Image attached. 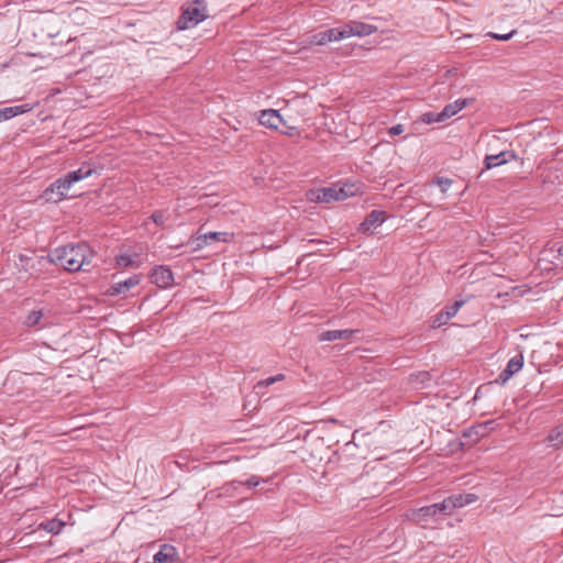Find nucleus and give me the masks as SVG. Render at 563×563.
<instances>
[{"instance_id": "nucleus-35", "label": "nucleus", "mask_w": 563, "mask_h": 563, "mask_svg": "<svg viewBox=\"0 0 563 563\" xmlns=\"http://www.w3.org/2000/svg\"><path fill=\"white\" fill-rule=\"evenodd\" d=\"M558 253H559L560 255H563V244H562L561 246H559V249H558Z\"/></svg>"}, {"instance_id": "nucleus-24", "label": "nucleus", "mask_w": 563, "mask_h": 563, "mask_svg": "<svg viewBox=\"0 0 563 563\" xmlns=\"http://www.w3.org/2000/svg\"><path fill=\"white\" fill-rule=\"evenodd\" d=\"M284 378H285L284 374H277L275 376H271L268 378L257 382L256 385L254 386V389L257 394H263L264 388H266L277 382L283 380Z\"/></svg>"}, {"instance_id": "nucleus-32", "label": "nucleus", "mask_w": 563, "mask_h": 563, "mask_svg": "<svg viewBox=\"0 0 563 563\" xmlns=\"http://www.w3.org/2000/svg\"><path fill=\"white\" fill-rule=\"evenodd\" d=\"M279 131L286 135H289V136H296V135H299V130L295 126H287L286 124L285 125H282Z\"/></svg>"}, {"instance_id": "nucleus-34", "label": "nucleus", "mask_w": 563, "mask_h": 563, "mask_svg": "<svg viewBox=\"0 0 563 563\" xmlns=\"http://www.w3.org/2000/svg\"><path fill=\"white\" fill-rule=\"evenodd\" d=\"M405 131V126L400 123L393 125L388 129V134L390 136L400 135Z\"/></svg>"}, {"instance_id": "nucleus-21", "label": "nucleus", "mask_w": 563, "mask_h": 563, "mask_svg": "<svg viewBox=\"0 0 563 563\" xmlns=\"http://www.w3.org/2000/svg\"><path fill=\"white\" fill-rule=\"evenodd\" d=\"M38 527H40V529H43L46 532H49L53 534H58L65 527V522L57 518H54V519L41 522Z\"/></svg>"}, {"instance_id": "nucleus-11", "label": "nucleus", "mask_w": 563, "mask_h": 563, "mask_svg": "<svg viewBox=\"0 0 563 563\" xmlns=\"http://www.w3.org/2000/svg\"><path fill=\"white\" fill-rule=\"evenodd\" d=\"M523 366V356L521 354L510 358L506 368L499 374L497 382L505 384L512 375L518 373Z\"/></svg>"}, {"instance_id": "nucleus-15", "label": "nucleus", "mask_w": 563, "mask_h": 563, "mask_svg": "<svg viewBox=\"0 0 563 563\" xmlns=\"http://www.w3.org/2000/svg\"><path fill=\"white\" fill-rule=\"evenodd\" d=\"M95 174H97L95 166L90 163H84L78 169L67 173L66 176L68 177V181H71L74 185L75 183L86 179Z\"/></svg>"}, {"instance_id": "nucleus-23", "label": "nucleus", "mask_w": 563, "mask_h": 563, "mask_svg": "<svg viewBox=\"0 0 563 563\" xmlns=\"http://www.w3.org/2000/svg\"><path fill=\"white\" fill-rule=\"evenodd\" d=\"M547 441L553 448H562L563 446V426H559V427L554 428L547 437Z\"/></svg>"}, {"instance_id": "nucleus-33", "label": "nucleus", "mask_w": 563, "mask_h": 563, "mask_svg": "<svg viewBox=\"0 0 563 563\" xmlns=\"http://www.w3.org/2000/svg\"><path fill=\"white\" fill-rule=\"evenodd\" d=\"M444 317H445V314H444V312H443V311L439 312V313L434 317V320H433V322H432V327H433V328H439V327H441V325L445 324V323L448 322V320H444Z\"/></svg>"}, {"instance_id": "nucleus-5", "label": "nucleus", "mask_w": 563, "mask_h": 563, "mask_svg": "<svg viewBox=\"0 0 563 563\" xmlns=\"http://www.w3.org/2000/svg\"><path fill=\"white\" fill-rule=\"evenodd\" d=\"M71 186V181H68V177L65 175L56 179L44 190L43 198L47 202H58L67 197Z\"/></svg>"}, {"instance_id": "nucleus-1", "label": "nucleus", "mask_w": 563, "mask_h": 563, "mask_svg": "<svg viewBox=\"0 0 563 563\" xmlns=\"http://www.w3.org/2000/svg\"><path fill=\"white\" fill-rule=\"evenodd\" d=\"M95 256L93 251L86 243L67 244L56 247L49 254V260L55 265L62 266L68 272L86 269Z\"/></svg>"}, {"instance_id": "nucleus-18", "label": "nucleus", "mask_w": 563, "mask_h": 563, "mask_svg": "<svg viewBox=\"0 0 563 563\" xmlns=\"http://www.w3.org/2000/svg\"><path fill=\"white\" fill-rule=\"evenodd\" d=\"M141 282V275H133L125 280L118 282L111 286V295H121L128 292L131 288L137 286Z\"/></svg>"}, {"instance_id": "nucleus-10", "label": "nucleus", "mask_w": 563, "mask_h": 563, "mask_svg": "<svg viewBox=\"0 0 563 563\" xmlns=\"http://www.w3.org/2000/svg\"><path fill=\"white\" fill-rule=\"evenodd\" d=\"M386 220V213L382 210H373L361 223V231L363 233H373Z\"/></svg>"}, {"instance_id": "nucleus-14", "label": "nucleus", "mask_w": 563, "mask_h": 563, "mask_svg": "<svg viewBox=\"0 0 563 563\" xmlns=\"http://www.w3.org/2000/svg\"><path fill=\"white\" fill-rule=\"evenodd\" d=\"M516 158L517 156L514 152L503 151L495 155H487L484 159V164L486 169H490Z\"/></svg>"}, {"instance_id": "nucleus-8", "label": "nucleus", "mask_w": 563, "mask_h": 563, "mask_svg": "<svg viewBox=\"0 0 563 563\" xmlns=\"http://www.w3.org/2000/svg\"><path fill=\"white\" fill-rule=\"evenodd\" d=\"M233 233L230 232H208L200 234L194 239L195 250H200L210 244L211 241L216 242H230Z\"/></svg>"}, {"instance_id": "nucleus-29", "label": "nucleus", "mask_w": 563, "mask_h": 563, "mask_svg": "<svg viewBox=\"0 0 563 563\" xmlns=\"http://www.w3.org/2000/svg\"><path fill=\"white\" fill-rule=\"evenodd\" d=\"M463 303H464L463 301H455L450 307H446L445 310H442L445 314L444 320L449 321L451 318H453L457 313L460 308L463 306Z\"/></svg>"}, {"instance_id": "nucleus-25", "label": "nucleus", "mask_w": 563, "mask_h": 563, "mask_svg": "<svg viewBox=\"0 0 563 563\" xmlns=\"http://www.w3.org/2000/svg\"><path fill=\"white\" fill-rule=\"evenodd\" d=\"M453 184V180L451 178H448V177H435L434 179H432L430 183H429V186H438L442 194H446V191L450 189V187L452 186Z\"/></svg>"}, {"instance_id": "nucleus-4", "label": "nucleus", "mask_w": 563, "mask_h": 563, "mask_svg": "<svg viewBox=\"0 0 563 563\" xmlns=\"http://www.w3.org/2000/svg\"><path fill=\"white\" fill-rule=\"evenodd\" d=\"M443 500L429 506H423L411 510L410 518L420 525H428L431 521H438L448 516L443 508Z\"/></svg>"}, {"instance_id": "nucleus-13", "label": "nucleus", "mask_w": 563, "mask_h": 563, "mask_svg": "<svg viewBox=\"0 0 563 563\" xmlns=\"http://www.w3.org/2000/svg\"><path fill=\"white\" fill-rule=\"evenodd\" d=\"M341 34L339 27L329 29L313 34L310 37V44L313 45H325L330 42L340 41Z\"/></svg>"}, {"instance_id": "nucleus-20", "label": "nucleus", "mask_w": 563, "mask_h": 563, "mask_svg": "<svg viewBox=\"0 0 563 563\" xmlns=\"http://www.w3.org/2000/svg\"><path fill=\"white\" fill-rule=\"evenodd\" d=\"M178 553L174 545L172 544H163L157 553L154 554V561L156 563H164L167 561H174L177 558Z\"/></svg>"}, {"instance_id": "nucleus-7", "label": "nucleus", "mask_w": 563, "mask_h": 563, "mask_svg": "<svg viewBox=\"0 0 563 563\" xmlns=\"http://www.w3.org/2000/svg\"><path fill=\"white\" fill-rule=\"evenodd\" d=\"M477 495L472 493L456 494L443 499L442 506L446 510L448 516H450L456 508H462L464 506L471 505L477 501Z\"/></svg>"}, {"instance_id": "nucleus-3", "label": "nucleus", "mask_w": 563, "mask_h": 563, "mask_svg": "<svg viewBox=\"0 0 563 563\" xmlns=\"http://www.w3.org/2000/svg\"><path fill=\"white\" fill-rule=\"evenodd\" d=\"M355 195V188L354 185H346L343 186L333 185L331 187H325L317 190L316 192H312V200H316L318 202H332V201H340L344 200L347 197Z\"/></svg>"}, {"instance_id": "nucleus-2", "label": "nucleus", "mask_w": 563, "mask_h": 563, "mask_svg": "<svg viewBox=\"0 0 563 563\" xmlns=\"http://www.w3.org/2000/svg\"><path fill=\"white\" fill-rule=\"evenodd\" d=\"M208 16L205 0H195L183 7V12L177 21L179 30H187L205 21Z\"/></svg>"}, {"instance_id": "nucleus-28", "label": "nucleus", "mask_w": 563, "mask_h": 563, "mask_svg": "<svg viewBox=\"0 0 563 563\" xmlns=\"http://www.w3.org/2000/svg\"><path fill=\"white\" fill-rule=\"evenodd\" d=\"M421 121L427 124L438 123V122H444L441 112H426L421 115Z\"/></svg>"}, {"instance_id": "nucleus-26", "label": "nucleus", "mask_w": 563, "mask_h": 563, "mask_svg": "<svg viewBox=\"0 0 563 563\" xmlns=\"http://www.w3.org/2000/svg\"><path fill=\"white\" fill-rule=\"evenodd\" d=\"M44 317V313L42 310H32L27 316H26V319H25V324L27 327H35L37 325L42 318Z\"/></svg>"}, {"instance_id": "nucleus-30", "label": "nucleus", "mask_w": 563, "mask_h": 563, "mask_svg": "<svg viewBox=\"0 0 563 563\" xmlns=\"http://www.w3.org/2000/svg\"><path fill=\"white\" fill-rule=\"evenodd\" d=\"M115 262L119 267H124V268L132 266L134 264L133 257L131 255H126V254H121V255L117 256Z\"/></svg>"}, {"instance_id": "nucleus-17", "label": "nucleus", "mask_w": 563, "mask_h": 563, "mask_svg": "<svg viewBox=\"0 0 563 563\" xmlns=\"http://www.w3.org/2000/svg\"><path fill=\"white\" fill-rule=\"evenodd\" d=\"M472 99L461 98L455 100L454 102L448 103L441 112V115L444 121L449 120L453 115L457 114L461 110L467 107L471 103Z\"/></svg>"}, {"instance_id": "nucleus-31", "label": "nucleus", "mask_w": 563, "mask_h": 563, "mask_svg": "<svg viewBox=\"0 0 563 563\" xmlns=\"http://www.w3.org/2000/svg\"><path fill=\"white\" fill-rule=\"evenodd\" d=\"M517 33L516 30H512L511 32L509 33H506V34H499V33H495V32H488L487 33V36L494 38V40H497V41H508L510 38H512V36Z\"/></svg>"}, {"instance_id": "nucleus-12", "label": "nucleus", "mask_w": 563, "mask_h": 563, "mask_svg": "<svg viewBox=\"0 0 563 563\" xmlns=\"http://www.w3.org/2000/svg\"><path fill=\"white\" fill-rule=\"evenodd\" d=\"M260 123L274 130H279L282 125H285V122L279 112L273 109L263 110L261 112Z\"/></svg>"}, {"instance_id": "nucleus-6", "label": "nucleus", "mask_w": 563, "mask_h": 563, "mask_svg": "<svg viewBox=\"0 0 563 563\" xmlns=\"http://www.w3.org/2000/svg\"><path fill=\"white\" fill-rule=\"evenodd\" d=\"M341 34V40L351 37V36H367L373 34L377 29L372 24H367L361 21H350L349 23L339 26Z\"/></svg>"}, {"instance_id": "nucleus-22", "label": "nucleus", "mask_w": 563, "mask_h": 563, "mask_svg": "<svg viewBox=\"0 0 563 563\" xmlns=\"http://www.w3.org/2000/svg\"><path fill=\"white\" fill-rule=\"evenodd\" d=\"M260 483H261L260 477L253 475L246 482L232 481L230 483H227L225 485H223L222 489L227 494H229L232 490V488L235 489L239 485H246L247 487L252 488V487H256Z\"/></svg>"}, {"instance_id": "nucleus-19", "label": "nucleus", "mask_w": 563, "mask_h": 563, "mask_svg": "<svg viewBox=\"0 0 563 563\" xmlns=\"http://www.w3.org/2000/svg\"><path fill=\"white\" fill-rule=\"evenodd\" d=\"M33 109V106L29 103L20 104V106H13V107H7L0 109V122L12 119L19 114L26 113Z\"/></svg>"}, {"instance_id": "nucleus-27", "label": "nucleus", "mask_w": 563, "mask_h": 563, "mask_svg": "<svg viewBox=\"0 0 563 563\" xmlns=\"http://www.w3.org/2000/svg\"><path fill=\"white\" fill-rule=\"evenodd\" d=\"M168 218L169 217L166 211L156 210L155 212L152 213L150 220H152L156 225L164 228Z\"/></svg>"}, {"instance_id": "nucleus-16", "label": "nucleus", "mask_w": 563, "mask_h": 563, "mask_svg": "<svg viewBox=\"0 0 563 563\" xmlns=\"http://www.w3.org/2000/svg\"><path fill=\"white\" fill-rule=\"evenodd\" d=\"M358 330H328L319 335V341H335V340H351L352 336L357 333Z\"/></svg>"}, {"instance_id": "nucleus-9", "label": "nucleus", "mask_w": 563, "mask_h": 563, "mask_svg": "<svg viewBox=\"0 0 563 563\" xmlns=\"http://www.w3.org/2000/svg\"><path fill=\"white\" fill-rule=\"evenodd\" d=\"M152 283L161 288H167L172 286L174 282L173 272L167 266H157L151 274Z\"/></svg>"}]
</instances>
